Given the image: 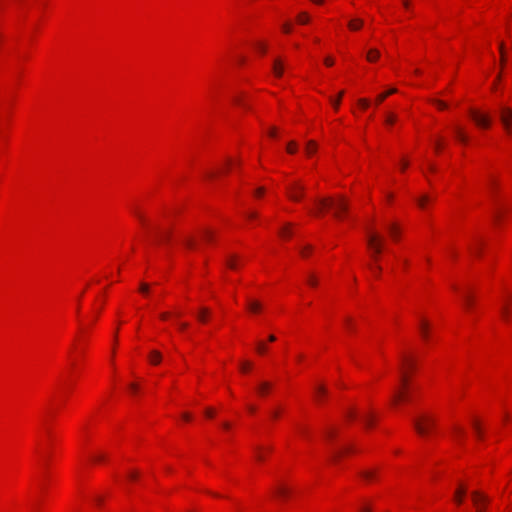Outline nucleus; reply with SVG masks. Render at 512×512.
I'll return each mask as SVG.
<instances>
[{
  "label": "nucleus",
  "instance_id": "49",
  "mask_svg": "<svg viewBox=\"0 0 512 512\" xmlns=\"http://www.w3.org/2000/svg\"><path fill=\"white\" fill-rule=\"evenodd\" d=\"M250 367H251V364L249 362H244L241 365V370L243 372H246V371H248L250 369Z\"/></svg>",
  "mask_w": 512,
  "mask_h": 512
},
{
  "label": "nucleus",
  "instance_id": "30",
  "mask_svg": "<svg viewBox=\"0 0 512 512\" xmlns=\"http://www.w3.org/2000/svg\"><path fill=\"white\" fill-rule=\"evenodd\" d=\"M255 458L258 461H263L264 460V455L262 453V448L260 446L255 447Z\"/></svg>",
  "mask_w": 512,
  "mask_h": 512
},
{
  "label": "nucleus",
  "instance_id": "7",
  "mask_svg": "<svg viewBox=\"0 0 512 512\" xmlns=\"http://www.w3.org/2000/svg\"><path fill=\"white\" fill-rule=\"evenodd\" d=\"M305 187L300 183H292L287 187V194L293 201H299L304 196Z\"/></svg>",
  "mask_w": 512,
  "mask_h": 512
},
{
  "label": "nucleus",
  "instance_id": "40",
  "mask_svg": "<svg viewBox=\"0 0 512 512\" xmlns=\"http://www.w3.org/2000/svg\"><path fill=\"white\" fill-rule=\"evenodd\" d=\"M290 234H291V232H290V228H289V226H288V225H287V226H285V227H283V228L281 229V231H280V235H281L282 237L290 236Z\"/></svg>",
  "mask_w": 512,
  "mask_h": 512
},
{
  "label": "nucleus",
  "instance_id": "11",
  "mask_svg": "<svg viewBox=\"0 0 512 512\" xmlns=\"http://www.w3.org/2000/svg\"><path fill=\"white\" fill-rule=\"evenodd\" d=\"M454 133H455V137L456 139L463 143V144H466L468 142V136L465 134V132L463 131V129L459 126H456L454 127Z\"/></svg>",
  "mask_w": 512,
  "mask_h": 512
},
{
  "label": "nucleus",
  "instance_id": "63",
  "mask_svg": "<svg viewBox=\"0 0 512 512\" xmlns=\"http://www.w3.org/2000/svg\"><path fill=\"white\" fill-rule=\"evenodd\" d=\"M187 327H188V324H187V323H180V324H179V328H180L181 330H184V329H186Z\"/></svg>",
  "mask_w": 512,
  "mask_h": 512
},
{
  "label": "nucleus",
  "instance_id": "2",
  "mask_svg": "<svg viewBox=\"0 0 512 512\" xmlns=\"http://www.w3.org/2000/svg\"><path fill=\"white\" fill-rule=\"evenodd\" d=\"M413 425L419 435L427 436L435 427L436 421L431 415L423 414L413 420Z\"/></svg>",
  "mask_w": 512,
  "mask_h": 512
},
{
  "label": "nucleus",
  "instance_id": "24",
  "mask_svg": "<svg viewBox=\"0 0 512 512\" xmlns=\"http://www.w3.org/2000/svg\"><path fill=\"white\" fill-rule=\"evenodd\" d=\"M150 360L154 364H158L161 361V354L158 351H152L150 354Z\"/></svg>",
  "mask_w": 512,
  "mask_h": 512
},
{
  "label": "nucleus",
  "instance_id": "34",
  "mask_svg": "<svg viewBox=\"0 0 512 512\" xmlns=\"http://www.w3.org/2000/svg\"><path fill=\"white\" fill-rule=\"evenodd\" d=\"M256 349H257V352H258L259 354H264V353L266 352V350H267V347L265 346V344H264V343L259 342V343L257 344Z\"/></svg>",
  "mask_w": 512,
  "mask_h": 512
},
{
  "label": "nucleus",
  "instance_id": "6",
  "mask_svg": "<svg viewBox=\"0 0 512 512\" xmlns=\"http://www.w3.org/2000/svg\"><path fill=\"white\" fill-rule=\"evenodd\" d=\"M470 116L477 126L481 128H489L492 123V119L487 113H480L477 110L471 109Z\"/></svg>",
  "mask_w": 512,
  "mask_h": 512
},
{
  "label": "nucleus",
  "instance_id": "64",
  "mask_svg": "<svg viewBox=\"0 0 512 512\" xmlns=\"http://www.w3.org/2000/svg\"><path fill=\"white\" fill-rule=\"evenodd\" d=\"M269 135H270L271 137H274V136L276 135V130H275V128H272V129L269 131Z\"/></svg>",
  "mask_w": 512,
  "mask_h": 512
},
{
  "label": "nucleus",
  "instance_id": "48",
  "mask_svg": "<svg viewBox=\"0 0 512 512\" xmlns=\"http://www.w3.org/2000/svg\"><path fill=\"white\" fill-rule=\"evenodd\" d=\"M307 282L311 286H316L317 285V280H316V278L314 276H309Z\"/></svg>",
  "mask_w": 512,
  "mask_h": 512
},
{
  "label": "nucleus",
  "instance_id": "23",
  "mask_svg": "<svg viewBox=\"0 0 512 512\" xmlns=\"http://www.w3.org/2000/svg\"><path fill=\"white\" fill-rule=\"evenodd\" d=\"M481 245H482L481 241L476 240L475 244L469 246V250L471 251V253H473L475 255H480Z\"/></svg>",
  "mask_w": 512,
  "mask_h": 512
},
{
  "label": "nucleus",
  "instance_id": "32",
  "mask_svg": "<svg viewBox=\"0 0 512 512\" xmlns=\"http://www.w3.org/2000/svg\"><path fill=\"white\" fill-rule=\"evenodd\" d=\"M351 450V447H343L341 450L335 452L334 454V458L337 459L338 457H340L342 454L346 453V452H349Z\"/></svg>",
  "mask_w": 512,
  "mask_h": 512
},
{
  "label": "nucleus",
  "instance_id": "4",
  "mask_svg": "<svg viewBox=\"0 0 512 512\" xmlns=\"http://www.w3.org/2000/svg\"><path fill=\"white\" fill-rule=\"evenodd\" d=\"M408 378L406 374L403 372L401 376V386L398 387L393 394L392 403L398 404L399 402L405 401L408 399Z\"/></svg>",
  "mask_w": 512,
  "mask_h": 512
},
{
  "label": "nucleus",
  "instance_id": "62",
  "mask_svg": "<svg viewBox=\"0 0 512 512\" xmlns=\"http://www.w3.org/2000/svg\"><path fill=\"white\" fill-rule=\"evenodd\" d=\"M183 419L186 420V421H189L191 419V416L188 414V413H184L182 415Z\"/></svg>",
  "mask_w": 512,
  "mask_h": 512
},
{
  "label": "nucleus",
  "instance_id": "3",
  "mask_svg": "<svg viewBox=\"0 0 512 512\" xmlns=\"http://www.w3.org/2000/svg\"><path fill=\"white\" fill-rule=\"evenodd\" d=\"M367 245L372 252V256L377 258V256L382 252L383 239L378 233L369 231L367 236Z\"/></svg>",
  "mask_w": 512,
  "mask_h": 512
},
{
  "label": "nucleus",
  "instance_id": "17",
  "mask_svg": "<svg viewBox=\"0 0 512 512\" xmlns=\"http://www.w3.org/2000/svg\"><path fill=\"white\" fill-rule=\"evenodd\" d=\"M367 60L369 62H375L380 57L379 50L372 48L367 52Z\"/></svg>",
  "mask_w": 512,
  "mask_h": 512
},
{
  "label": "nucleus",
  "instance_id": "19",
  "mask_svg": "<svg viewBox=\"0 0 512 512\" xmlns=\"http://www.w3.org/2000/svg\"><path fill=\"white\" fill-rule=\"evenodd\" d=\"M466 493V489L463 486H460L455 492V500L458 504H461L463 501V496Z\"/></svg>",
  "mask_w": 512,
  "mask_h": 512
},
{
  "label": "nucleus",
  "instance_id": "53",
  "mask_svg": "<svg viewBox=\"0 0 512 512\" xmlns=\"http://www.w3.org/2000/svg\"><path fill=\"white\" fill-rule=\"evenodd\" d=\"M324 62L327 66H332L334 64V60L331 57L325 58Z\"/></svg>",
  "mask_w": 512,
  "mask_h": 512
},
{
  "label": "nucleus",
  "instance_id": "35",
  "mask_svg": "<svg viewBox=\"0 0 512 512\" xmlns=\"http://www.w3.org/2000/svg\"><path fill=\"white\" fill-rule=\"evenodd\" d=\"M296 147H297L296 143L294 141H291L287 145V151L289 153L293 154L296 151Z\"/></svg>",
  "mask_w": 512,
  "mask_h": 512
},
{
  "label": "nucleus",
  "instance_id": "59",
  "mask_svg": "<svg viewBox=\"0 0 512 512\" xmlns=\"http://www.w3.org/2000/svg\"><path fill=\"white\" fill-rule=\"evenodd\" d=\"M263 193H264L263 187L258 188L255 192L256 196H261Z\"/></svg>",
  "mask_w": 512,
  "mask_h": 512
},
{
  "label": "nucleus",
  "instance_id": "25",
  "mask_svg": "<svg viewBox=\"0 0 512 512\" xmlns=\"http://www.w3.org/2000/svg\"><path fill=\"white\" fill-rule=\"evenodd\" d=\"M389 233L392 236V238L397 239L399 235V229L395 224H391L389 227Z\"/></svg>",
  "mask_w": 512,
  "mask_h": 512
},
{
  "label": "nucleus",
  "instance_id": "50",
  "mask_svg": "<svg viewBox=\"0 0 512 512\" xmlns=\"http://www.w3.org/2000/svg\"><path fill=\"white\" fill-rule=\"evenodd\" d=\"M499 50H500V53H501V62L503 63L504 62V43L501 42L499 44Z\"/></svg>",
  "mask_w": 512,
  "mask_h": 512
},
{
  "label": "nucleus",
  "instance_id": "37",
  "mask_svg": "<svg viewBox=\"0 0 512 512\" xmlns=\"http://www.w3.org/2000/svg\"><path fill=\"white\" fill-rule=\"evenodd\" d=\"M363 422L369 427L373 424V417L371 415H365L363 416Z\"/></svg>",
  "mask_w": 512,
  "mask_h": 512
},
{
  "label": "nucleus",
  "instance_id": "5",
  "mask_svg": "<svg viewBox=\"0 0 512 512\" xmlns=\"http://www.w3.org/2000/svg\"><path fill=\"white\" fill-rule=\"evenodd\" d=\"M473 504L475 505L476 512H485L490 499L487 495L480 491H473L471 493Z\"/></svg>",
  "mask_w": 512,
  "mask_h": 512
},
{
  "label": "nucleus",
  "instance_id": "44",
  "mask_svg": "<svg viewBox=\"0 0 512 512\" xmlns=\"http://www.w3.org/2000/svg\"><path fill=\"white\" fill-rule=\"evenodd\" d=\"M358 103L363 109H366L369 106V101L365 98L359 99Z\"/></svg>",
  "mask_w": 512,
  "mask_h": 512
},
{
  "label": "nucleus",
  "instance_id": "41",
  "mask_svg": "<svg viewBox=\"0 0 512 512\" xmlns=\"http://www.w3.org/2000/svg\"><path fill=\"white\" fill-rule=\"evenodd\" d=\"M140 292L147 294L149 292V285L147 283H141L139 287Z\"/></svg>",
  "mask_w": 512,
  "mask_h": 512
},
{
  "label": "nucleus",
  "instance_id": "39",
  "mask_svg": "<svg viewBox=\"0 0 512 512\" xmlns=\"http://www.w3.org/2000/svg\"><path fill=\"white\" fill-rule=\"evenodd\" d=\"M343 93H344V92H343V91H341V92L339 93L338 98H337L336 100H332V99H331V102H332V104L334 105L335 109H338V107H339V105H340L341 98H342V96H343Z\"/></svg>",
  "mask_w": 512,
  "mask_h": 512
},
{
  "label": "nucleus",
  "instance_id": "58",
  "mask_svg": "<svg viewBox=\"0 0 512 512\" xmlns=\"http://www.w3.org/2000/svg\"><path fill=\"white\" fill-rule=\"evenodd\" d=\"M455 433L458 435V436H462L464 434L462 428L460 427H455Z\"/></svg>",
  "mask_w": 512,
  "mask_h": 512
},
{
  "label": "nucleus",
  "instance_id": "8",
  "mask_svg": "<svg viewBox=\"0 0 512 512\" xmlns=\"http://www.w3.org/2000/svg\"><path fill=\"white\" fill-rule=\"evenodd\" d=\"M511 119H512V110L510 108L504 107L500 111V120L508 133L512 132L511 129Z\"/></svg>",
  "mask_w": 512,
  "mask_h": 512
},
{
  "label": "nucleus",
  "instance_id": "18",
  "mask_svg": "<svg viewBox=\"0 0 512 512\" xmlns=\"http://www.w3.org/2000/svg\"><path fill=\"white\" fill-rule=\"evenodd\" d=\"M209 313H210V312H209V309H208V308H206V307H202V308L199 310L198 314H197V318H198V320H199L200 322H206V320H207V317H208Z\"/></svg>",
  "mask_w": 512,
  "mask_h": 512
},
{
  "label": "nucleus",
  "instance_id": "13",
  "mask_svg": "<svg viewBox=\"0 0 512 512\" xmlns=\"http://www.w3.org/2000/svg\"><path fill=\"white\" fill-rule=\"evenodd\" d=\"M247 308L252 313H257L261 311L262 304L257 300H249L247 303Z\"/></svg>",
  "mask_w": 512,
  "mask_h": 512
},
{
  "label": "nucleus",
  "instance_id": "1",
  "mask_svg": "<svg viewBox=\"0 0 512 512\" xmlns=\"http://www.w3.org/2000/svg\"><path fill=\"white\" fill-rule=\"evenodd\" d=\"M315 204L318 207L317 211H315V214H319L323 211V209L327 208L332 210L333 215L336 218H341V214L348 210V203L343 197H325L315 199Z\"/></svg>",
  "mask_w": 512,
  "mask_h": 512
},
{
  "label": "nucleus",
  "instance_id": "14",
  "mask_svg": "<svg viewBox=\"0 0 512 512\" xmlns=\"http://www.w3.org/2000/svg\"><path fill=\"white\" fill-rule=\"evenodd\" d=\"M419 328H420L421 336H422L425 340H427V339H428V336H429V324H428V322H427V321H425V320H422V321L420 322V326H419Z\"/></svg>",
  "mask_w": 512,
  "mask_h": 512
},
{
  "label": "nucleus",
  "instance_id": "33",
  "mask_svg": "<svg viewBox=\"0 0 512 512\" xmlns=\"http://www.w3.org/2000/svg\"><path fill=\"white\" fill-rule=\"evenodd\" d=\"M395 121H396V115H395V114H393V113L388 114V115H387V117H386V120H385V122H386L388 125L393 124Z\"/></svg>",
  "mask_w": 512,
  "mask_h": 512
},
{
  "label": "nucleus",
  "instance_id": "46",
  "mask_svg": "<svg viewBox=\"0 0 512 512\" xmlns=\"http://www.w3.org/2000/svg\"><path fill=\"white\" fill-rule=\"evenodd\" d=\"M501 314L504 320L509 321V312L506 307L501 309Z\"/></svg>",
  "mask_w": 512,
  "mask_h": 512
},
{
  "label": "nucleus",
  "instance_id": "61",
  "mask_svg": "<svg viewBox=\"0 0 512 512\" xmlns=\"http://www.w3.org/2000/svg\"><path fill=\"white\" fill-rule=\"evenodd\" d=\"M247 217L250 218V219H253V218H256L257 217V214L255 212H249L247 214Z\"/></svg>",
  "mask_w": 512,
  "mask_h": 512
},
{
  "label": "nucleus",
  "instance_id": "43",
  "mask_svg": "<svg viewBox=\"0 0 512 512\" xmlns=\"http://www.w3.org/2000/svg\"><path fill=\"white\" fill-rule=\"evenodd\" d=\"M433 103L436 104L439 109L447 108V104L441 100H433Z\"/></svg>",
  "mask_w": 512,
  "mask_h": 512
},
{
  "label": "nucleus",
  "instance_id": "12",
  "mask_svg": "<svg viewBox=\"0 0 512 512\" xmlns=\"http://www.w3.org/2000/svg\"><path fill=\"white\" fill-rule=\"evenodd\" d=\"M275 495L279 498H283L285 499L286 497H288V495L290 494V489L285 487L284 485H278L276 488H275Z\"/></svg>",
  "mask_w": 512,
  "mask_h": 512
},
{
  "label": "nucleus",
  "instance_id": "60",
  "mask_svg": "<svg viewBox=\"0 0 512 512\" xmlns=\"http://www.w3.org/2000/svg\"><path fill=\"white\" fill-rule=\"evenodd\" d=\"M104 458H105L104 455L98 454V455L95 456L94 459H95V461H102V460H104Z\"/></svg>",
  "mask_w": 512,
  "mask_h": 512
},
{
  "label": "nucleus",
  "instance_id": "51",
  "mask_svg": "<svg viewBox=\"0 0 512 512\" xmlns=\"http://www.w3.org/2000/svg\"><path fill=\"white\" fill-rule=\"evenodd\" d=\"M257 49L261 52V53H265L267 48H266V45H264L263 43H258L257 44Z\"/></svg>",
  "mask_w": 512,
  "mask_h": 512
},
{
  "label": "nucleus",
  "instance_id": "56",
  "mask_svg": "<svg viewBox=\"0 0 512 512\" xmlns=\"http://www.w3.org/2000/svg\"><path fill=\"white\" fill-rule=\"evenodd\" d=\"M135 215L138 217V219L142 222V223H145V218L144 216L138 212V211H135Z\"/></svg>",
  "mask_w": 512,
  "mask_h": 512
},
{
  "label": "nucleus",
  "instance_id": "54",
  "mask_svg": "<svg viewBox=\"0 0 512 512\" xmlns=\"http://www.w3.org/2000/svg\"><path fill=\"white\" fill-rule=\"evenodd\" d=\"M441 148H442V142H441V140H437V141L435 142V150H436L437 152H439V151L441 150Z\"/></svg>",
  "mask_w": 512,
  "mask_h": 512
},
{
  "label": "nucleus",
  "instance_id": "16",
  "mask_svg": "<svg viewBox=\"0 0 512 512\" xmlns=\"http://www.w3.org/2000/svg\"><path fill=\"white\" fill-rule=\"evenodd\" d=\"M377 475V472L375 470H364L360 472V476L366 480L371 481L373 480Z\"/></svg>",
  "mask_w": 512,
  "mask_h": 512
},
{
  "label": "nucleus",
  "instance_id": "28",
  "mask_svg": "<svg viewBox=\"0 0 512 512\" xmlns=\"http://www.w3.org/2000/svg\"><path fill=\"white\" fill-rule=\"evenodd\" d=\"M297 20L301 24H306L309 22V16L306 12H302L298 15Z\"/></svg>",
  "mask_w": 512,
  "mask_h": 512
},
{
  "label": "nucleus",
  "instance_id": "21",
  "mask_svg": "<svg viewBox=\"0 0 512 512\" xmlns=\"http://www.w3.org/2000/svg\"><path fill=\"white\" fill-rule=\"evenodd\" d=\"M237 260H238V257L236 255H230L227 259H226V265L230 268V269H236L237 268Z\"/></svg>",
  "mask_w": 512,
  "mask_h": 512
},
{
  "label": "nucleus",
  "instance_id": "22",
  "mask_svg": "<svg viewBox=\"0 0 512 512\" xmlns=\"http://www.w3.org/2000/svg\"><path fill=\"white\" fill-rule=\"evenodd\" d=\"M363 21L360 19H354L349 21L348 26L351 30H358L362 27Z\"/></svg>",
  "mask_w": 512,
  "mask_h": 512
},
{
  "label": "nucleus",
  "instance_id": "42",
  "mask_svg": "<svg viewBox=\"0 0 512 512\" xmlns=\"http://www.w3.org/2000/svg\"><path fill=\"white\" fill-rule=\"evenodd\" d=\"M344 322H345L346 327H347L349 330H351V331H352V330H354V325H353V321H352V319H351V318H349V317L345 318V321H344Z\"/></svg>",
  "mask_w": 512,
  "mask_h": 512
},
{
  "label": "nucleus",
  "instance_id": "38",
  "mask_svg": "<svg viewBox=\"0 0 512 512\" xmlns=\"http://www.w3.org/2000/svg\"><path fill=\"white\" fill-rule=\"evenodd\" d=\"M403 365H405L407 368L412 369L414 367V364L411 359L407 357H403L402 359Z\"/></svg>",
  "mask_w": 512,
  "mask_h": 512
},
{
  "label": "nucleus",
  "instance_id": "45",
  "mask_svg": "<svg viewBox=\"0 0 512 512\" xmlns=\"http://www.w3.org/2000/svg\"><path fill=\"white\" fill-rule=\"evenodd\" d=\"M428 201V197L427 196H422L418 199V205L421 207V208H424L425 207V203Z\"/></svg>",
  "mask_w": 512,
  "mask_h": 512
},
{
  "label": "nucleus",
  "instance_id": "47",
  "mask_svg": "<svg viewBox=\"0 0 512 512\" xmlns=\"http://www.w3.org/2000/svg\"><path fill=\"white\" fill-rule=\"evenodd\" d=\"M203 234H204V237H205V239H206L207 241H211V240H212V238H213V234H212V232H211V231H209V230H205V231L203 232Z\"/></svg>",
  "mask_w": 512,
  "mask_h": 512
},
{
  "label": "nucleus",
  "instance_id": "31",
  "mask_svg": "<svg viewBox=\"0 0 512 512\" xmlns=\"http://www.w3.org/2000/svg\"><path fill=\"white\" fill-rule=\"evenodd\" d=\"M184 244L187 248H193L195 246V242L192 237H186L184 239Z\"/></svg>",
  "mask_w": 512,
  "mask_h": 512
},
{
  "label": "nucleus",
  "instance_id": "36",
  "mask_svg": "<svg viewBox=\"0 0 512 512\" xmlns=\"http://www.w3.org/2000/svg\"><path fill=\"white\" fill-rule=\"evenodd\" d=\"M312 250V247L307 245V246H304L300 249V254L303 256V257H306L308 255V253Z\"/></svg>",
  "mask_w": 512,
  "mask_h": 512
},
{
  "label": "nucleus",
  "instance_id": "15",
  "mask_svg": "<svg viewBox=\"0 0 512 512\" xmlns=\"http://www.w3.org/2000/svg\"><path fill=\"white\" fill-rule=\"evenodd\" d=\"M271 387L272 386L269 382H261L257 388V391L260 395L264 396L270 391Z\"/></svg>",
  "mask_w": 512,
  "mask_h": 512
},
{
  "label": "nucleus",
  "instance_id": "29",
  "mask_svg": "<svg viewBox=\"0 0 512 512\" xmlns=\"http://www.w3.org/2000/svg\"><path fill=\"white\" fill-rule=\"evenodd\" d=\"M327 393V390L324 386H318L316 388V397L318 400H320L321 398H323V395H326Z\"/></svg>",
  "mask_w": 512,
  "mask_h": 512
},
{
  "label": "nucleus",
  "instance_id": "10",
  "mask_svg": "<svg viewBox=\"0 0 512 512\" xmlns=\"http://www.w3.org/2000/svg\"><path fill=\"white\" fill-rule=\"evenodd\" d=\"M463 305L467 310H471L474 304L473 296L467 291L462 295Z\"/></svg>",
  "mask_w": 512,
  "mask_h": 512
},
{
  "label": "nucleus",
  "instance_id": "57",
  "mask_svg": "<svg viewBox=\"0 0 512 512\" xmlns=\"http://www.w3.org/2000/svg\"><path fill=\"white\" fill-rule=\"evenodd\" d=\"M205 414L207 417L211 418L214 416V411L212 409L208 408V409H206Z\"/></svg>",
  "mask_w": 512,
  "mask_h": 512
},
{
  "label": "nucleus",
  "instance_id": "9",
  "mask_svg": "<svg viewBox=\"0 0 512 512\" xmlns=\"http://www.w3.org/2000/svg\"><path fill=\"white\" fill-rule=\"evenodd\" d=\"M273 73L276 77H281L284 71V63L281 59H275L272 67Z\"/></svg>",
  "mask_w": 512,
  "mask_h": 512
},
{
  "label": "nucleus",
  "instance_id": "20",
  "mask_svg": "<svg viewBox=\"0 0 512 512\" xmlns=\"http://www.w3.org/2000/svg\"><path fill=\"white\" fill-rule=\"evenodd\" d=\"M397 90L395 88L389 89L387 92L381 93L377 96L376 102L381 103L383 102L389 95L396 93Z\"/></svg>",
  "mask_w": 512,
  "mask_h": 512
},
{
  "label": "nucleus",
  "instance_id": "55",
  "mask_svg": "<svg viewBox=\"0 0 512 512\" xmlns=\"http://www.w3.org/2000/svg\"><path fill=\"white\" fill-rule=\"evenodd\" d=\"M283 31H284L285 33H290V32H291V26H290V24L285 23V24L283 25Z\"/></svg>",
  "mask_w": 512,
  "mask_h": 512
},
{
  "label": "nucleus",
  "instance_id": "52",
  "mask_svg": "<svg viewBox=\"0 0 512 512\" xmlns=\"http://www.w3.org/2000/svg\"><path fill=\"white\" fill-rule=\"evenodd\" d=\"M473 427H474L475 432L477 433V435L480 437L481 436V431H480L479 424L477 422H474L473 423Z\"/></svg>",
  "mask_w": 512,
  "mask_h": 512
},
{
  "label": "nucleus",
  "instance_id": "27",
  "mask_svg": "<svg viewBox=\"0 0 512 512\" xmlns=\"http://www.w3.org/2000/svg\"><path fill=\"white\" fill-rule=\"evenodd\" d=\"M317 149V145L314 141H309L306 146V152L307 154L311 155L313 154Z\"/></svg>",
  "mask_w": 512,
  "mask_h": 512
},
{
  "label": "nucleus",
  "instance_id": "26",
  "mask_svg": "<svg viewBox=\"0 0 512 512\" xmlns=\"http://www.w3.org/2000/svg\"><path fill=\"white\" fill-rule=\"evenodd\" d=\"M159 241H168L170 239V232L157 230Z\"/></svg>",
  "mask_w": 512,
  "mask_h": 512
}]
</instances>
